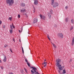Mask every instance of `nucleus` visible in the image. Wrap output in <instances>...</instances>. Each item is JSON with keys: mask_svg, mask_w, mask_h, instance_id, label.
<instances>
[{"mask_svg": "<svg viewBox=\"0 0 74 74\" xmlns=\"http://www.w3.org/2000/svg\"><path fill=\"white\" fill-rule=\"evenodd\" d=\"M56 66L57 67H58L60 70H62L63 69L62 66V65L60 64V63H61V59L58 58L56 60Z\"/></svg>", "mask_w": 74, "mask_h": 74, "instance_id": "nucleus-1", "label": "nucleus"}, {"mask_svg": "<svg viewBox=\"0 0 74 74\" xmlns=\"http://www.w3.org/2000/svg\"><path fill=\"white\" fill-rule=\"evenodd\" d=\"M14 3V0H6V3L9 6H12V4Z\"/></svg>", "mask_w": 74, "mask_h": 74, "instance_id": "nucleus-2", "label": "nucleus"}, {"mask_svg": "<svg viewBox=\"0 0 74 74\" xmlns=\"http://www.w3.org/2000/svg\"><path fill=\"white\" fill-rule=\"evenodd\" d=\"M53 11L52 10H51L50 11L49 13L48 14V15L49 16V19L51 18V15L52 14V12Z\"/></svg>", "mask_w": 74, "mask_h": 74, "instance_id": "nucleus-3", "label": "nucleus"}, {"mask_svg": "<svg viewBox=\"0 0 74 74\" xmlns=\"http://www.w3.org/2000/svg\"><path fill=\"white\" fill-rule=\"evenodd\" d=\"M58 36L60 38H63V35L61 33H59L58 34Z\"/></svg>", "mask_w": 74, "mask_h": 74, "instance_id": "nucleus-4", "label": "nucleus"}, {"mask_svg": "<svg viewBox=\"0 0 74 74\" xmlns=\"http://www.w3.org/2000/svg\"><path fill=\"white\" fill-rule=\"evenodd\" d=\"M31 69H32V70H33V71H34V72H35V74H38L39 73H38V72H36V70H37V68H35L34 67H33V66L31 67Z\"/></svg>", "mask_w": 74, "mask_h": 74, "instance_id": "nucleus-5", "label": "nucleus"}, {"mask_svg": "<svg viewBox=\"0 0 74 74\" xmlns=\"http://www.w3.org/2000/svg\"><path fill=\"white\" fill-rule=\"evenodd\" d=\"M58 5H59V4L57 3V2H56L53 5V7H58Z\"/></svg>", "mask_w": 74, "mask_h": 74, "instance_id": "nucleus-6", "label": "nucleus"}, {"mask_svg": "<svg viewBox=\"0 0 74 74\" xmlns=\"http://www.w3.org/2000/svg\"><path fill=\"white\" fill-rule=\"evenodd\" d=\"M21 12H23V13H25V12H26V10L24 8H22V9L21 10Z\"/></svg>", "mask_w": 74, "mask_h": 74, "instance_id": "nucleus-7", "label": "nucleus"}, {"mask_svg": "<svg viewBox=\"0 0 74 74\" xmlns=\"http://www.w3.org/2000/svg\"><path fill=\"white\" fill-rule=\"evenodd\" d=\"M38 22V19L36 18H35L34 19L33 23H35Z\"/></svg>", "mask_w": 74, "mask_h": 74, "instance_id": "nucleus-8", "label": "nucleus"}, {"mask_svg": "<svg viewBox=\"0 0 74 74\" xmlns=\"http://www.w3.org/2000/svg\"><path fill=\"white\" fill-rule=\"evenodd\" d=\"M40 18H41V19H45V16H42V15L41 14H40Z\"/></svg>", "mask_w": 74, "mask_h": 74, "instance_id": "nucleus-9", "label": "nucleus"}, {"mask_svg": "<svg viewBox=\"0 0 74 74\" xmlns=\"http://www.w3.org/2000/svg\"><path fill=\"white\" fill-rule=\"evenodd\" d=\"M34 4L35 5H37L38 4V1L36 0L34 1Z\"/></svg>", "mask_w": 74, "mask_h": 74, "instance_id": "nucleus-10", "label": "nucleus"}, {"mask_svg": "<svg viewBox=\"0 0 74 74\" xmlns=\"http://www.w3.org/2000/svg\"><path fill=\"white\" fill-rule=\"evenodd\" d=\"M6 60H7V57L5 56H4V58L3 60V62H6Z\"/></svg>", "mask_w": 74, "mask_h": 74, "instance_id": "nucleus-11", "label": "nucleus"}, {"mask_svg": "<svg viewBox=\"0 0 74 74\" xmlns=\"http://www.w3.org/2000/svg\"><path fill=\"white\" fill-rule=\"evenodd\" d=\"M71 45L73 46V45H74V38H73L72 42V43H71Z\"/></svg>", "mask_w": 74, "mask_h": 74, "instance_id": "nucleus-12", "label": "nucleus"}, {"mask_svg": "<svg viewBox=\"0 0 74 74\" xmlns=\"http://www.w3.org/2000/svg\"><path fill=\"white\" fill-rule=\"evenodd\" d=\"M21 5L22 6V7H24L25 5V4L24 3H21Z\"/></svg>", "mask_w": 74, "mask_h": 74, "instance_id": "nucleus-13", "label": "nucleus"}, {"mask_svg": "<svg viewBox=\"0 0 74 74\" xmlns=\"http://www.w3.org/2000/svg\"><path fill=\"white\" fill-rule=\"evenodd\" d=\"M52 45H53V46L55 48H56V46L53 43H52Z\"/></svg>", "mask_w": 74, "mask_h": 74, "instance_id": "nucleus-14", "label": "nucleus"}, {"mask_svg": "<svg viewBox=\"0 0 74 74\" xmlns=\"http://www.w3.org/2000/svg\"><path fill=\"white\" fill-rule=\"evenodd\" d=\"M68 19H69V18H65V21L66 22H68Z\"/></svg>", "mask_w": 74, "mask_h": 74, "instance_id": "nucleus-15", "label": "nucleus"}, {"mask_svg": "<svg viewBox=\"0 0 74 74\" xmlns=\"http://www.w3.org/2000/svg\"><path fill=\"white\" fill-rule=\"evenodd\" d=\"M63 74H65L66 73V71L65 70V69H64L63 70V72H62Z\"/></svg>", "mask_w": 74, "mask_h": 74, "instance_id": "nucleus-16", "label": "nucleus"}, {"mask_svg": "<svg viewBox=\"0 0 74 74\" xmlns=\"http://www.w3.org/2000/svg\"><path fill=\"white\" fill-rule=\"evenodd\" d=\"M27 64L29 67H30V63L29 62H27Z\"/></svg>", "mask_w": 74, "mask_h": 74, "instance_id": "nucleus-17", "label": "nucleus"}, {"mask_svg": "<svg viewBox=\"0 0 74 74\" xmlns=\"http://www.w3.org/2000/svg\"><path fill=\"white\" fill-rule=\"evenodd\" d=\"M12 29H10V34H11L12 33Z\"/></svg>", "mask_w": 74, "mask_h": 74, "instance_id": "nucleus-18", "label": "nucleus"}, {"mask_svg": "<svg viewBox=\"0 0 74 74\" xmlns=\"http://www.w3.org/2000/svg\"><path fill=\"white\" fill-rule=\"evenodd\" d=\"M31 73H32V74H34L35 73L32 70H31Z\"/></svg>", "mask_w": 74, "mask_h": 74, "instance_id": "nucleus-19", "label": "nucleus"}, {"mask_svg": "<svg viewBox=\"0 0 74 74\" xmlns=\"http://www.w3.org/2000/svg\"><path fill=\"white\" fill-rule=\"evenodd\" d=\"M71 23H74V21L73 20V19H72L71 20Z\"/></svg>", "mask_w": 74, "mask_h": 74, "instance_id": "nucleus-20", "label": "nucleus"}, {"mask_svg": "<svg viewBox=\"0 0 74 74\" xmlns=\"http://www.w3.org/2000/svg\"><path fill=\"white\" fill-rule=\"evenodd\" d=\"M73 27H73V26H72L71 27V29H70V31H71V30H72V29H73Z\"/></svg>", "mask_w": 74, "mask_h": 74, "instance_id": "nucleus-21", "label": "nucleus"}, {"mask_svg": "<svg viewBox=\"0 0 74 74\" xmlns=\"http://www.w3.org/2000/svg\"><path fill=\"white\" fill-rule=\"evenodd\" d=\"M47 38H48L49 40H50V38H49V35H47Z\"/></svg>", "mask_w": 74, "mask_h": 74, "instance_id": "nucleus-22", "label": "nucleus"}, {"mask_svg": "<svg viewBox=\"0 0 74 74\" xmlns=\"http://www.w3.org/2000/svg\"><path fill=\"white\" fill-rule=\"evenodd\" d=\"M10 28L11 29H13V28H12V25H10Z\"/></svg>", "mask_w": 74, "mask_h": 74, "instance_id": "nucleus-23", "label": "nucleus"}, {"mask_svg": "<svg viewBox=\"0 0 74 74\" xmlns=\"http://www.w3.org/2000/svg\"><path fill=\"white\" fill-rule=\"evenodd\" d=\"M22 49L23 52V53H24V51H23V47H22Z\"/></svg>", "mask_w": 74, "mask_h": 74, "instance_id": "nucleus-24", "label": "nucleus"}, {"mask_svg": "<svg viewBox=\"0 0 74 74\" xmlns=\"http://www.w3.org/2000/svg\"><path fill=\"white\" fill-rule=\"evenodd\" d=\"M25 62H26L27 63H28V61H27V60L26 59H25Z\"/></svg>", "mask_w": 74, "mask_h": 74, "instance_id": "nucleus-25", "label": "nucleus"}, {"mask_svg": "<svg viewBox=\"0 0 74 74\" xmlns=\"http://www.w3.org/2000/svg\"><path fill=\"white\" fill-rule=\"evenodd\" d=\"M12 19V18H11V17H9V20H10V21H11Z\"/></svg>", "mask_w": 74, "mask_h": 74, "instance_id": "nucleus-26", "label": "nucleus"}, {"mask_svg": "<svg viewBox=\"0 0 74 74\" xmlns=\"http://www.w3.org/2000/svg\"><path fill=\"white\" fill-rule=\"evenodd\" d=\"M46 64V62H44V63H42V65H44V64Z\"/></svg>", "mask_w": 74, "mask_h": 74, "instance_id": "nucleus-27", "label": "nucleus"}, {"mask_svg": "<svg viewBox=\"0 0 74 74\" xmlns=\"http://www.w3.org/2000/svg\"><path fill=\"white\" fill-rule=\"evenodd\" d=\"M18 18H20V17H21V16H20V15L18 14Z\"/></svg>", "mask_w": 74, "mask_h": 74, "instance_id": "nucleus-28", "label": "nucleus"}, {"mask_svg": "<svg viewBox=\"0 0 74 74\" xmlns=\"http://www.w3.org/2000/svg\"><path fill=\"white\" fill-rule=\"evenodd\" d=\"M24 70L25 71V72L26 73H27V70L25 68H24Z\"/></svg>", "mask_w": 74, "mask_h": 74, "instance_id": "nucleus-29", "label": "nucleus"}, {"mask_svg": "<svg viewBox=\"0 0 74 74\" xmlns=\"http://www.w3.org/2000/svg\"><path fill=\"white\" fill-rule=\"evenodd\" d=\"M21 73H22V74H23V70H22V71H21Z\"/></svg>", "mask_w": 74, "mask_h": 74, "instance_id": "nucleus-30", "label": "nucleus"}, {"mask_svg": "<svg viewBox=\"0 0 74 74\" xmlns=\"http://www.w3.org/2000/svg\"><path fill=\"white\" fill-rule=\"evenodd\" d=\"M10 51L11 52H12V50H11V49L10 48Z\"/></svg>", "mask_w": 74, "mask_h": 74, "instance_id": "nucleus-31", "label": "nucleus"}, {"mask_svg": "<svg viewBox=\"0 0 74 74\" xmlns=\"http://www.w3.org/2000/svg\"><path fill=\"white\" fill-rule=\"evenodd\" d=\"M12 26H13V27L14 29H15V26H14V25H13V24H12Z\"/></svg>", "mask_w": 74, "mask_h": 74, "instance_id": "nucleus-32", "label": "nucleus"}, {"mask_svg": "<svg viewBox=\"0 0 74 74\" xmlns=\"http://www.w3.org/2000/svg\"><path fill=\"white\" fill-rule=\"evenodd\" d=\"M65 8L66 9L68 8V6H66V7H65Z\"/></svg>", "mask_w": 74, "mask_h": 74, "instance_id": "nucleus-33", "label": "nucleus"}, {"mask_svg": "<svg viewBox=\"0 0 74 74\" xmlns=\"http://www.w3.org/2000/svg\"><path fill=\"white\" fill-rule=\"evenodd\" d=\"M2 23V21H1V20H0V25H1Z\"/></svg>", "mask_w": 74, "mask_h": 74, "instance_id": "nucleus-34", "label": "nucleus"}, {"mask_svg": "<svg viewBox=\"0 0 74 74\" xmlns=\"http://www.w3.org/2000/svg\"><path fill=\"white\" fill-rule=\"evenodd\" d=\"M46 66H47V63H46L45 65H44V67H45Z\"/></svg>", "mask_w": 74, "mask_h": 74, "instance_id": "nucleus-35", "label": "nucleus"}, {"mask_svg": "<svg viewBox=\"0 0 74 74\" xmlns=\"http://www.w3.org/2000/svg\"><path fill=\"white\" fill-rule=\"evenodd\" d=\"M13 41L14 42H15V39H14V38L13 39Z\"/></svg>", "mask_w": 74, "mask_h": 74, "instance_id": "nucleus-36", "label": "nucleus"}, {"mask_svg": "<svg viewBox=\"0 0 74 74\" xmlns=\"http://www.w3.org/2000/svg\"><path fill=\"white\" fill-rule=\"evenodd\" d=\"M72 61V59H70V61L69 62L70 63V62H71V61Z\"/></svg>", "mask_w": 74, "mask_h": 74, "instance_id": "nucleus-37", "label": "nucleus"}, {"mask_svg": "<svg viewBox=\"0 0 74 74\" xmlns=\"http://www.w3.org/2000/svg\"><path fill=\"white\" fill-rule=\"evenodd\" d=\"M7 47V45H5L4 46V48H6V47Z\"/></svg>", "mask_w": 74, "mask_h": 74, "instance_id": "nucleus-38", "label": "nucleus"}, {"mask_svg": "<svg viewBox=\"0 0 74 74\" xmlns=\"http://www.w3.org/2000/svg\"><path fill=\"white\" fill-rule=\"evenodd\" d=\"M3 28H5V25H3Z\"/></svg>", "mask_w": 74, "mask_h": 74, "instance_id": "nucleus-39", "label": "nucleus"}, {"mask_svg": "<svg viewBox=\"0 0 74 74\" xmlns=\"http://www.w3.org/2000/svg\"><path fill=\"white\" fill-rule=\"evenodd\" d=\"M1 69H3V67L2 66L1 67Z\"/></svg>", "mask_w": 74, "mask_h": 74, "instance_id": "nucleus-40", "label": "nucleus"}, {"mask_svg": "<svg viewBox=\"0 0 74 74\" xmlns=\"http://www.w3.org/2000/svg\"><path fill=\"white\" fill-rule=\"evenodd\" d=\"M34 12H35V9L34 10Z\"/></svg>", "mask_w": 74, "mask_h": 74, "instance_id": "nucleus-41", "label": "nucleus"}, {"mask_svg": "<svg viewBox=\"0 0 74 74\" xmlns=\"http://www.w3.org/2000/svg\"><path fill=\"white\" fill-rule=\"evenodd\" d=\"M58 72H59V73H60V71L59 70H58Z\"/></svg>", "mask_w": 74, "mask_h": 74, "instance_id": "nucleus-42", "label": "nucleus"}, {"mask_svg": "<svg viewBox=\"0 0 74 74\" xmlns=\"http://www.w3.org/2000/svg\"><path fill=\"white\" fill-rule=\"evenodd\" d=\"M21 32L22 31V30H23V29L22 28H21Z\"/></svg>", "mask_w": 74, "mask_h": 74, "instance_id": "nucleus-43", "label": "nucleus"}, {"mask_svg": "<svg viewBox=\"0 0 74 74\" xmlns=\"http://www.w3.org/2000/svg\"><path fill=\"white\" fill-rule=\"evenodd\" d=\"M19 32L20 33H21V30H19Z\"/></svg>", "mask_w": 74, "mask_h": 74, "instance_id": "nucleus-44", "label": "nucleus"}, {"mask_svg": "<svg viewBox=\"0 0 74 74\" xmlns=\"http://www.w3.org/2000/svg\"><path fill=\"white\" fill-rule=\"evenodd\" d=\"M10 74H14L12 73H11Z\"/></svg>", "mask_w": 74, "mask_h": 74, "instance_id": "nucleus-45", "label": "nucleus"}, {"mask_svg": "<svg viewBox=\"0 0 74 74\" xmlns=\"http://www.w3.org/2000/svg\"><path fill=\"white\" fill-rule=\"evenodd\" d=\"M62 67H63V68H64V66H62Z\"/></svg>", "mask_w": 74, "mask_h": 74, "instance_id": "nucleus-46", "label": "nucleus"}, {"mask_svg": "<svg viewBox=\"0 0 74 74\" xmlns=\"http://www.w3.org/2000/svg\"><path fill=\"white\" fill-rule=\"evenodd\" d=\"M19 42H21V39H19Z\"/></svg>", "mask_w": 74, "mask_h": 74, "instance_id": "nucleus-47", "label": "nucleus"}, {"mask_svg": "<svg viewBox=\"0 0 74 74\" xmlns=\"http://www.w3.org/2000/svg\"><path fill=\"white\" fill-rule=\"evenodd\" d=\"M1 60H0V63H1Z\"/></svg>", "mask_w": 74, "mask_h": 74, "instance_id": "nucleus-48", "label": "nucleus"}, {"mask_svg": "<svg viewBox=\"0 0 74 74\" xmlns=\"http://www.w3.org/2000/svg\"><path fill=\"white\" fill-rule=\"evenodd\" d=\"M51 42L52 44H53V43H52V42Z\"/></svg>", "mask_w": 74, "mask_h": 74, "instance_id": "nucleus-49", "label": "nucleus"}, {"mask_svg": "<svg viewBox=\"0 0 74 74\" xmlns=\"http://www.w3.org/2000/svg\"><path fill=\"white\" fill-rule=\"evenodd\" d=\"M45 61H46V60H45Z\"/></svg>", "mask_w": 74, "mask_h": 74, "instance_id": "nucleus-50", "label": "nucleus"}, {"mask_svg": "<svg viewBox=\"0 0 74 74\" xmlns=\"http://www.w3.org/2000/svg\"><path fill=\"white\" fill-rule=\"evenodd\" d=\"M25 15H26V14H25Z\"/></svg>", "mask_w": 74, "mask_h": 74, "instance_id": "nucleus-51", "label": "nucleus"}, {"mask_svg": "<svg viewBox=\"0 0 74 74\" xmlns=\"http://www.w3.org/2000/svg\"><path fill=\"white\" fill-rule=\"evenodd\" d=\"M29 48V47H28Z\"/></svg>", "mask_w": 74, "mask_h": 74, "instance_id": "nucleus-52", "label": "nucleus"}, {"mask_svg": "<svg viewBox=\"0 0 74 74\" xmlns=\"http://www.w3.org/2000/svg\"><path fill=\"white\" fill-rule=\"evenodd\" d=\"M40 74V73H39V74Z\"/></svg>", "mask_w": 74, "mask_h": 74, "instance_id": "nucleus-53", "label": "nucleus"}, {"mask_svg": "<svg viewBox=\"0 0 74 74\" xmlns=\"http://www.w3.org/2000/svg\"><path fill=\"white\" fill-rule=\"evenodd\" d=\"M34 0L35 1L36 0Z\"/></svg>", "mask_w": 74, "mask_h": 74, "instance_id": "nucleus-54", "label": "nucleus"}]
</instances>
